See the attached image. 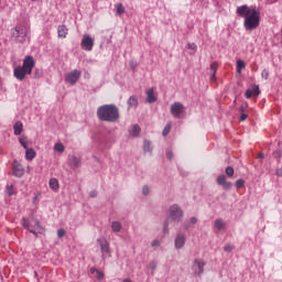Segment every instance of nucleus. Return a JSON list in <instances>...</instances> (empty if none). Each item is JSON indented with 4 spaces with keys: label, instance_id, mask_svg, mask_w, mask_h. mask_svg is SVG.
Listing matches in <instances>:
<instances>
[{
    "label": "nucleus",
    "instance_id": "obj_25",
    "mask_svg": "<svg viewBox=\"0 0 282 282\" xmlns=\"http://www.w3.org/2000/svg\"><path fill=\"white\" fill-rule=\"evenodd\" d=\"M50 188H52V191H58L59 188V184H58V180L56 178H51L48 182Z\"/></svg>",
    "mask_w": 282,
    "mask_h": 282
},
{
    "label": "nucleus",
    "instance_id": "obj_5",
    "mask_svg": "<svg viewBox=\"0 0 282 282\" xmlns=\"http://www.w3.org/2000/svg\"><path fill=\"white\" fill-rule=\"evenodd\" d=\"M21 224H22L23 228H26L33 235H36V232L41 231V224L35 218H31L29 220L23 218Z\"/></svg>",
    "mask_w": 282,
    "mask_h": 282
},
{
    "label": "nucleus",
    "instance_id": "obj_42",
    "mask_svg": "<svg viewBox=\"0 0 282 282\" xmlns=\"http://www.w3.org/2000/svg\"><path fill=\"white\" fill-rule=\"evenodd\" d=\"M252 94H254L256 96H259L260 91H259V86H253V88L251 89Z\"/></svg>",
    "mask_w": 282,
    "mask_h": 282
},
{
    "label": "nucleus",
    "instance_id": "obj_48",
    "mask_svg": "<svg viewBox=\"0 0 282 282\" xmlns=\"http://www.w3.org/2000/svg\"><path fill=\"white\" fill-rule=\"evenodd\" d=\"M189 224H193V225L197 224V217H192L189 219Z\"/></svg>",
    "mask_w": 282,
    "mask_h": 282
},
{
    "label": "nucleus",
    "instance_id": "obj_20",
    "mask_svg": "<svg viewBox=\"0 0 282 282\" xmlns=\"http://www.w3.org/2000/svg\"><path fill=\"white\" fill-rule=\"evenodd\" d=\"M34 158H36V152L34 151V149L28 148L25 150V160L32 161L34 160Z\"/></svg>",
    "mask_w": 282,
    "mask_h": 282
},
{
    "label": "nucleus",
    "instance_id": "obj_8",
    "mask_svg": "<svg viewBox=\"0 0 282 282\" xmlns=\"http://www.w3.org/2000/svg\"><path fill=\"white\" fill-rule=\"evenodd\" d=\"M80 80V70L74 69L65 75V83L76 85Z\"/></svg>",
    "mask_w": 282,
    "mask_h": 282
},
{
    "label": "nucleus",
    "instance_id": "obj_30",
    "mask_svg": "<svg viewBox=\"0 0 282 282\" xmlns=\"http://www.w3.org/2000/svg\"><path fill=\"white\" fill-rule=\"evenodd\" d=\"M227 182H228V181H226V176H225V175H219V176L217 177V184H218L219 186H224Z\"/></svg>",
    "mask_w": 282,
    "mask_h": 282
},
{
    "label": "nucleus",
    "instance_id": "obj_1",
    "mask_svg": "<svg viewBox=\"0 0 282 282\" xmlns=\"http://www.w3.org/2000/svg\"><path fill=\"white\" fill-rule=\"evenodd\" d=\"M238 17L245 19L243 28L247 32H252L257 30L261 23V12L256 8H250L247 4L237 8Z\"/></svg>",
    "mask_w": 282,
    "mask_h": 282
},
{
    "label": "nucleus",
    "instance_id": "obj_22",
    "mask_svg": "<svg viewBox=\"0 0 282 282\" xmlns=\"http://www.w3.org/2000/svg\"><path fill=\"white\" fill-rule=\"evenodd\" d=\"M115 12L117 17H122V14H124V6L122 3H117L115 6Z\"/></svg>",
    "mask_w": 282,
    "mask_h": 282
},
{
    "label": "nucleus",
    "instance_id": "obj_27",
    "mask_svg": "<svg viewBox=\"0 0 282 282\" xmlns=\"http://www.w3.org/2000/svg\"><path fill=\"white\" fill-rule=\"evenodd\" d=\"M54 151H57V153H64L65 145H63V143H61V142H57L54 144Z\"/></svg>",
    "mask_w": 282,
    "mask_h": 282
},
{
    "label": "nucleus",
    "instance_id": "obj_40",
    "mask_svg": "<svg viewBox=\"0 0 282 282\" xmlns=\"http://www.w3.org/2000/svg\"><path fill=\"white\" fill-rule=\"evenodd\" d=\"M262 78H264V80H268V77L270 76V73L268 72V69H263L261 73Z\"/></svg>",
    "mask_w": 282,
    "mask_h": 282
},
{
    "label": "nucleus",
    "instance_id": "obj_29",
    "mask_svg": "<svg viewBox=\"0 0 282 282\" xmlns=\"http://www.w3.org/2000/svg\"><path fill=\"white\" fill-rule=\"evenodd\" d=\"M142 195H144V197H148V195H151V187L149 185L142 186Z\"/></svg>",
    "mask_w": 282,
    "mask_h": 282
},
{
    "label": "nucleus",
    "instance_id": "obj_44",
    "mask_svg": "<svg viewBox=\"0 0 282 282\" xmlns=\"http://www.w3.org/2000/svg\"><path fill=\"white\" fill-rule=\"evenodd\" d=\"M216 74L217 73H209V80H213V82L217 80V75Z\"/></svg>",
    "mask_w": 282,
    "mask_h": 282
},
{
    "label": "nucleus",
    "instance_id": "obj_41",
    "mask_svg": "<svg viewBox=\"0 0 282 282\" xmlns=\"http://www.w3.org/2000/svg\"><path fill=\"white\" fill-rule=\"evenodd\" d=\"M57 237H58V239H63V237H65V229H58Z\"/></svg>",
    "mask_w": 282,
    "mask_h": 282
},
{
    "label": "nucleus",
    "instance_id": "obj_10",
    "mask_svg": "<svg viewBox=\"0 0 282 282\" xmlns=\"http://www.w3.org/2000/svg\"><path fill=\"white\" fill-rule=\"evenodd\" d=\"M82 47L86 50V52H91V50H94V39L89 36V34L83 35Z\"/></svg>",
    "mask_w": 282,
    "mask_h": 282
},
{
    "label": "nucleus",
    "instance_id": "obj_19",
    "mask_svg": "<svg viewBox=\"0 0 282 282\" xmlns=\"http://www.w3.org/2000/svg\"><path fill=\"white\" fill-rule=\"evenodd\" d=\"M14 135H21L23 133V122L17 121L13 126Z\"/></svg>",
    "mask_w": 282,
    "mask_h": 282
},
{
    "label": "nucleus",
    "instance_id": "obj_21",
    "mask_svg": "<svg viewBox=\"0 0 282 282\" xmlns=\"http://www.w3.org/2000/svg\"><path fill=\"white\" fill-rule=\"evenodd\" d=\"M143 151L144 153H153V144L151 143V141L145 140L143 142Z\"/></svg>",
    "mask_w": 282,
    "mask_h": 282
},
{
    "label": "nucleus",
    "instance_id": "obj_28",
    "mask_svg": "<svg viewBox=\"0 0 282 282\" xmlns=\"http://www.w3.org/2000/svg\"><path fill=\"white\" fill-rule=\"evenodd\" d=\"M19 142H20L21 147H23V149H25V151H26V149H29L28 148V138L26 137H24V135L20 137L19 138Z\"/></svg>",
    "mask_w": 282,
    "mask_h": 282
},
{
    "label": "nucleus",
    "instance_id": "obj_32",
    "mask_svg": "<svg viewBox=\"0 0 282 282\" xmlns=\"http://www.w3.org/2000/svg\"><path fill=\"white\" fill-rule=\"evenodd\" d=\"M218 67H219V65L217 64V62H213L210 64V74H217Z\"/></svg>",
    "mask_w": 282,
    "mask_h": 282
},
{
    "label": "nucleus",
    "instance_id": "obj_24",
    "mask_svg": "<svg viewBox=\"0 0 282 282\" xmlns=\"http://www.w3.org/2000/svg\"><path fill=\"white\" fill-rule=\"evenodd\" d=\"M236 69H237V74H241V72H243V69H246V62L239 59L236 63Z\"/></svg>",
    "mask_w": 282,
    "mask_h": 282
},
{
    "label": "nucleus",
    "instance_id": "obj_46",
    "mask_svg": "<svg viewBox=\"0 0 282 282\" xmlns=\"http://www.w3.org/2000/svg\"><path fill=\"white\" fill-rule=\"evenodd\" d=\"M97 279H105V273L104 272H100V271H97Z\"/></svg>",
    "mask_w": 282,
    "mask_h": 282
},
{
    "label": "nucleus",
    "instance_id": "obj_53",
    "mask_svg": "<svg viewBox=\"0 0 282 282\" xmlns=\"http://www.w3.org/2000/svg\"><path fill=\"white\" fill-rule=\"evenodd\" d=\"M270 3H276V0H269Z\"/></svg>",
    "mask_w": 282,
    "mask_h": 282
},
{
    "label": "nucleus",
    "instance_id": "obj_38",
    "mask_svg": "<svg viewBox=\"0 0 282 282\" xmlns=\"http://www.w3.org/2000/svg\"><path fill=\"white\" fill-rule=\"evenodd\" d=\"M163 135L166 137L167 133H171V123H167L163 129Z\"/></svg>",
    "mask_w": 282,
    "mask_h": 282
},
{
    "label": "nucleus",
    "instance_id": "obj_14",
    "mask_svg": "<svg viewBox=\"0 0 282 282\" xmlns=\"http://www.w3.org/2000/svg\"><path fill=\"white\" fill-rule=\"evenodd\" d=\"M68 164H69L73 169H80V166H82V160H80V158L76 156L75 154H69V155H68Z\"/></svg>",
    "mask_w": 282,
    "mask_h": 282
},
{
    "label": "nucleus",
    "instance_id": "obj_51",
    "mask_svg": "<svg viewBox=\"0 0 282 282\" xmlns=\"http://www.w3.org/2000/svg\"><path fill=\"white\" fill-rule=\"evenodd\" d=\"M191 228L189 225H184V230H188Z\"/></svg>",
    "mask_w": 282,
    "mask_h": 282
},
{
    "label": "nucleus",
    "instance_id": "obj_52",
    "mask_svg": "<svg viewBox=\"0 0 282 282\" xmlns=\"http://www.w3.org/2000/svg\"><path fill=\"white\" fill-rule=\"evenodd\" d=\"M90 197H96V192H93V193L90 194Z\"/></svg>",
    "mask_w": 282,
    "mask_h": 282
},
{
    "label": "nucleus",
    "instance_id": "obj_45",
    "mask_svg": "<svg viewBox=\"0 0 282 282\" xmlns=\"http://www.w3.org/2000/svg\"><path fill=\"white\" fill-rule=\"evenodd\" d=\"M224 250H225V252H232V246L226 245Z\"/></svg>",
    "mask_w": 282,
    "mask_h": 282
},
{
    "label": "nucleus",
    "instance_id": "obj_23",
    "mask_svg": "<svg viewBox=\"0 0 282 282\" xmlns=\"http://www.w3.org/2000/svg\"><path fill=\"white\" fill-rule=\"evenodd\" d=\"M214 227L216 228V230H225L226 223H224V220H221V219H216L214 223Z\"/></svg>",
    "mask_w": 282,
    "mask_h": 282
},
{
    "label": "nucleus",
    "instance_id": "obj_54",
    "mask_svg": "<svg viewBox=\"0 0 282 282\" xmlns=\"http://www.w3.org/2000/svg\"><path fill=\"white\" fill-rule=\"evenodd\" d=\"M240 111H243V107H240Z\"/></svg>",
    "mask_w": 282,
    "mask_h": 282
},
{
    "label": "nucleus",
    "instance_id": "obj_11",
    "mask_svg": "<svg viewBox=\"0 0 282 282\" xmlns=\"http://www.w3.org/2000/svg\"><path fill=\"white\" fill-rule=\"evenodd\" d=\"M171 113L174 118H180V116L184 113V105H182V102L178 101L172 104Z\"/></svg>",
    "mask_w": 282,
    "mask_h": 282
},
{
    "label": "nucleus",
    "instance_id": "obj_2",
    "mask_svg": "<svg viewBox=\"0 0 282 282\" xmlns=\"http://www.w3.org/2000/svg\"><path fill=\"white\" fill-rule=\"evenodd\" d=\"M97 118L101 122H118L120 120V111L113 104L104 105L97 108Z\"/></svg>",
    "mask_w": 282,
    "mask_h": 282
},
{
    "label": "nucleus",
    "instance_id": "obj_4",
    "mask_svg": "<svg viewBox=\"0 0 282 282\" xmlns=\"http://www.w3.org/2000/svg\"><path fill=\"white\" fill-rule=\"evenodd\" d=\"M11 39L15 43H25V39H28V28L23 24H17L11 29Z\"/></svg>",
    "mask_w": 282,
    "mask_h": 282
},
{
    "label": "nucleus",
    "instance_id": "obj_7",
    "mask_svg": "<svg viewBox=\"0 0 282 282\" xmlns=\"http://www.w3.org/2000/svg\"><path fill=\"white\" fill-rule=\"evenodd\" d=\"M97 243L101 250V259H109L111 257V249L109 248V241L106 238H98Z\"/></svg>",
    "mask_w": 282,
    "mask_h": 282
},
{
    "label": "nucleus",
    "instance_id": "obj_50",
    "mask_svg": "<svg viewBox=\"0 0 282 282\" xmlns=\"http://www.w3.org/2000/svg\"><path fill=\"white\" fill-rule=\"evenodd\" d=\"M258 158H259L260 160H263V159L265 158V155H264L263 153H260V154L258 155Z\"/></svg>",
    "mask_w": 282,
    "mask_h": 282
},
{
    "label": "nucleus",
    "instance_id": "obj_39",
    "mask_svg": "<svg viewBox=\"0 0 282 282\" xmlns=\"http://www.w3.org/2000/svg\"><path fill=\"white\" fill-rule=\"evenodd\" d=\"M223 187H224L225 191H230V188H232V183L227 181V182L223 185Z\"/></svg>",
    "mask_w": 282,
    "mask_h": 282
},
{
    "label": "nucleus",
    "instance_id": "obj_9",
    "mask_svg": "<svg viewBox=\"0 0 282 282\" xmlns=\"http://www.w3.org/2000/svg\"><path fill=\"white\" fill-rule=\"evenodd\" d=\"M204 265H206V262L197 259L194 260V263L192 265L194 276H202V274H204Z\"/></svg>",
    "mask_w": 282,
    "mask_h": 282
},
{
    "label": "nucleus",
    "instance_id": "obj_26",
    "mask_svg": "<svg viewBox=\"0 0 282 282\" xmlns=\"http://www.w3.org/2000/svg\"><path fill=\"white\" fill-rule=\"evenodd\" d=\"M128 105L129 107H138V97L135 96H131L129 99H128Z\"/></svg>",
    "mask_w": 282,
    "mask_h": 282
},
{
    "label": "nucleus",
    "instance_id": "obj_15",
    "mask_svg": "<svg viewBox=\"0 0 282 282\" xmlns=\"http://www.w3.org/2000/svg\"><path fill=\"white\" fill-rule=\"evenodd\" d=\"M147 102L150 105L158 101V97H155V89L150 88L147 90Z\"/></svg>",
    "mask_w": 282,
    "mask_h": 282
},
{
    "label": "nucleus",
    "instance_id": "obj_36",
    "mask_svg": "<svg viewBox=\"0 0 282 282\" xmlns=\"http://www.w3.org/2000/svg\"><path fill=\"white\" fill-rule=\"evenodd\" d=\"M160 246H162V240L154 239V240L151 241V247L152 248H160Z\"/></svg>",
    "mask_w": 282,
    "mask_h": 282
},
{
    "label": "nucleus",
    "instance_id": "obj_6",
    "mask_svg": "<svg viewBox=\"0 0 282 282\" xmlns=\"http://www.w3.org/2000/svg\"><path fill=\"white\" fill-rule=\"evenodd\" d=\"M182 217H184V210L180 208V205H171L169 208V219H172V221H182Z\"/></svg>",
    "mask_w": 282,
    "mask_h": 282
},
{
    "label": "nucleus",
    "instance_id": "obj_37",
    "mask_svg": "<svg viewBox=\"0 0 282 282\" xmlns=\"http://www.w3.org/2000/svg\"><path fill=\"white\" fill-rule=\"evenodd\" d=\"M6 191L9 197H12V195H14V188L11 185H7Z\"/></svg>",
    "mask_w": 282,
    "mask_h": 282
},
{
    "label": "nucleus",
    "instance_id": "obj_34",
    "mask_svg": "<svg viewBox=\"0 0 282 282\" xmlns=\"http://www.w3.org/2000/svg\"><path fill=\"white\" fill-rule=\"evenodd\" d=\"M158 269V261L152 260L149 263V270H152V272H155V270Z\"/></svg>",
    "mask_w": 282,
    "mask_h": 282
},
{
    "label": "nucleus",
    "instance_id": "obj_16",
    "mask_svg": "<svg viewBox=\"0 0 282 282\" xmlns=\"http://www.w3.org/2000/svg\"><path fill=\"white\" fill-rule=\"evenodd\" d=\"M68 30L65 25H58L57 26V36L58 39H67Z\"/></svg>",
    "mask_w": 282,
    "mask_h": 282
},
{
    "label": "nucleus",
    "instance_id": "obj_47",
    "mask_svg": "<svg viewBox=\"0 0 282 282\" xmlns=\"http://www.w3.org/2000/svg\"><path fill=\"white\" fill-rule=\"evenodd\" d=\"M166 158H167V160H173V152L169 151L166 153Z\"/></svg>",
    "mask_w": 282,
    "mask_h": 282
},
{
    "label": "nucleus",
    "instance_id": "obj_35",
    "mask_svg": "<svg viewBox=\"0 0 282 282\" xmlns=\"http://www.w3.org/2000/svg\"><path fill=\"white\" fill-rule=\"evenodd\" d=\"M187 50H192L191 54H195V52H197V44L196 43H188L187 44Z\"/></svg>",
    "mask_w": 282,
    "mask_h": 282
},
{
    "label": "nucleus",
    "instance_id": "obj_3",
    "mask_svg": "<svg viewBox=\"0 0 282 282\" xmlns=\"http://www.w3.org/2000/svg\"><path fill=\"white\" fill-rule=\"evenodd\" d=\"M34 57L31 55H28L23 59L22 66H17L13 69V76L17 78V80H25V76H31L32 70L34 69Z\"/></svg>",
    "mask_w": 282,
    "mask_h": 282
},
{
    "label": "nucleus",
    "instance_id": "obj_18",
    "mask_svg": "<svg viewBox=\"0 0 282 282\" xmlns=\"http://www.w3.org/2000/svg\"><path fill=\"white\" fill-rule=\"evenodd\" d=\"M140 131H142L140 126L134 124L130 128L129 133H130V135H132V138H138V135H140Z\"/></svg>",
    "mask_w": 282,
    "mask_h": 282
},
{
    "label": "nucleus",
    "instance_id": "obj_43",
    "mask_svg": "<svg viewBox=\"0 0 282 282\" xmlns=\"http://www.w3.org/2000/svg\"><path fill=\"white\" fill-rule=\"evenodd\" d=\"M246 98H252V89H247L245 93Z\"/></svg>",
    "mask_w": 282,
    "mask_h": 282
},
{
    "label": "nucleus",
    "instance_id": "obj_49",
    "mask_svg": "<svg viewBox=\"0 0 282 282\" xmlns=\"http://www.w3.org/2000/svg\"><path fill=\"white\" fill-rule=\"evenodd\" d=\"M247 118H248V115L242 113V115L240 116V122H243V120H246Z\"/></svg>",
    "mask_w": 282,
    "mask_h": 282
},
{
    "label": "nucleus",
    "instance_id": "obj_13",
    "mask_svg": "<svg viewBox=\"0 0 282 282\" xmlns=\"http://www.w3.org/2000/svg\"><path fill=\"white\" fill-rule=\"evenodd\" d=\"M186 246V236L183 234H177L176 238L174 239V248L176 250H182Z\"/></svg>",
    "mask_w": 282,
    "mask_h": 282
},
{
    "label": "nucleus",
    "instance_id": "obj_31",
    "mask_svg": "<svg viewBox=\"0 0 282 282\" xmlns=\"http://www.w3.org/2000/svg\"><path fill=\"white\" fill-rule=\"evenodd\" d=\"M225 173L228 177H232L235 175V169L232 166H228L226 167Z\"/></svg>",
    "mask_w": 282,
    "mask_h": 282
},
{
    "label": "nucleus",
    "instance_id": "obj_33",
    "mask_svg": "<svg viewBox=\"0 0 282 282\" xmlns=\"http://www.w3.org/2000/svg\"><path fill=\"white\" fill-rule=\"evenodd\" d=\"M236 188H243V186H246V181H243V178H239L236 181Z\"/></svg>",
    "mask_w": 282,
    "mask_h": 282
},
{
    "label": "nucleus",
    "instance_id": "obj_12",
    "mask_svg": "<svg viewBox=\"0 0 282 282\" xmlns=\"http://www.w3.org/2000/svg\"><path fill=\"white\" fill-rule=\"evenodd\" d=\"M12 173L14 177H23L25 170L23 169V165L19 163V161H14L12 165Z\"/></svg>",
    "mask_w": 282,
    "mask_h": 282
},
{
    "label": "nucleus",
    "instance_id": "obj_17",
    "mask_svg": "<svg viewBox=\"0 0 282 282\" xmlns=\"http://www.w3.org/2000/svg\"><path fill=\"white\" fill-rule=\"evenodd\" d=\"M110 228L112 230V232H115L116 235H118V232L122 231V223L115 220L110 224Z\"/></svg>",
    "mask_w": 282,
    "mask_h": 282
}]
</instances>
